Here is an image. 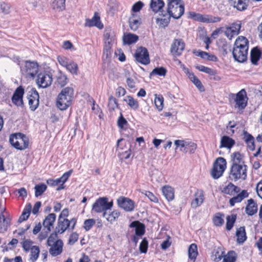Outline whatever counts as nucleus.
Wrapping results in <instances>:
<instances>
[{
    "label": "nucleus",
    "instance_id": "f257e3e1",
    "mask_svg": "<svg viewBox=\"0 0 262 262\" xmlns=\"http://www.w3.org/2000/svg\"><path fill=\"white\" fill-rule=\"evenodd\" d=\"M74 94L73 88L66 87L62 90L58 96L57 106L61 110H66L72 103Z\"/></svg>",
    "mask_w": 262,
    "mask_h": 262
},
{
    "label": "nucleus",
    "instance_id": "f03ea898",
    "mask_svg": "<svg viewBox=\"0 0 262 262\" xmlns=\"http://www.w3.org/2000/svg\"><path fill=\"white\" fill-rule=\"evenodd\" d=\"M167 12L176 19L180 18L184 12V4L182 0H169Z\"/></svg>",
    "mask_w": 262,
    "mask_h": 262
},
{
    "label": "nucleus",
    "instance_id": "7ed1b4c3",
    "mask_svg": "<svg viewBox=\"0 0 262 262\" xmlns=\"http://www.w3.org/2000/svg\"><path fill=\"white\" fill-rule=\"evenodd\" d=\"M9 141L14 148L20 150L28 148L29 143L28 138L21 133L11 135L9 138Z\"/></svg>",
    "mask_w": 262,
    "mask_h": 262
},
{
    "label": "nucleus",
    "instance_id": "20e7f679",
    "mask_svg": "<svg viewBox=\"0 0 262 262\" xmlns=\"http://www.w3.org/2000/svg\"><path fill=\"white\" fill-rule=\"evenodd\" d=\"M247 167L246 165L232 164L229 172V179L233 181L245 180L247 178Z\"/></svg>",
    "mask_w": 262,
    "mask_h": 262
},
{
    "label": "nucleus",
    "instance_id": "39448f33",
    "mask_svg": "<svg viewBox=\"0 0 262 262\" xmlns=\"http://www.w3.org/2000/svg\"><path fill=\"white\" fill-rule=\"evenodd\" d=\"M113 206V201L108 202V199L105 197L97 199L92 206V211L96 213H103L112 209Z\"/></svg>",
    "mask_w": 262,
    "mask_h": 262
},
{
    "label": "nucleus",
    "instance_id": "423d86ee",
    "mask_svg": "<svg viewBox=\"0 0 262 262\" xmlns=\"http://www.w3.org/2000/svg\"><path fill=\"white\" fill-rule=\"evenodd\" d=\"M230 96L235 103L234 108L242 112L247 106L248 99L245 90L242 89L236 95L232 94Z\"/></svg>",
    "mask_w": 262,
    "mask_h": 262
},
{
    "label": "nucleus",
    "instance_id": "0eeeda50",
    "mask_svg": "<svg viewBox=\"0 0 262 262\" xmlns=\"http://www.w3.org/2000/svg\"><path fill=\"white\" fill-rule=\"evenodd\" d=\"M76 224V220L74 218L70 221L66 218L58 217L57 226L55 229L56 233L62 234L67 229L73 230Z\"/></svg>",
    "mask_w": 262,
    "mask_h": 262
},
{
    "label": "nucleus",
    "instance_id": "6e6552de",
    "mask_svg": "<svg viewBox=\"0 0 262 262\" xmlns=\"http://www.w3.org/2000/svg\"><path fill=\"white\" fill-rule=\"evenodd\" d=\"M174 144L176 145L175 150L179 148L180 151L185 154L194 153L197 147L196 144L188 140H176Z\"/></svg>",
    "mask_w": 262,
    "mask_h": 262
},
{
    "label": "nucleus",
    "instance_id": "1a4fd4ad",
    "mask_svg": "<svg viewBox=\"0 0 262 262\" xmlns=\"http://www.w3.org/2000/svg\"><path fill=\"white\" fill-rule=\"evenodd\" d=\"M226 168V160L222 157L217 158L211 171L212 177L215 179L219 178L223 175Z\"/></svg>",
    "mask_w": 262,
    "mask_h": 262
},
{
    "label": "nucleus",
    "instance_id": "9d476101",
    "mask_svg": "<svg viewBox=\"0 0 262 262\" xmlns=\"http://www.w3.org/2000/svg\"><path fill=\"white\" fill-rule=\"evenodd\" d=\"M189 17L195 20L206 23H217L221 20V18L219 17H215L208 15H202L196 13L194 12H189Z\"/></svg>",
    "mask_w": 262,
    "mask_h": 262
},
{
    "label": "nucleus",
    "instance_id": "9b49d317",
    "mask_svg": "<svg viewBox=\"0 0 262 262\" xmlns=\"http://www.w3.org/2000/svg\"><path fill=\"white\" fill-rule=\"evenodd\" d=\"M39 66L36 62L27 61L22 71L25 72L27 77L33 78L38 73Z\"/></svg>",
    "mask_w": 262,
    "mask_h": 262
},
{
    "label": "nucleus",
    "instance_id": "f8f14e48",
    "mask_svg": "<svg viewBox=\"0 0 262 262\" xmlns=\"http://www.w3.org/2000/svg\"><path fill=\"white\" fill-rule=\"evenodd\" d=\"M52 81V75L50 73L43 72L38 74L36 83L39 87L46 88L51 84Z\"/></svg>",
    "mask_w": 262,
    "mask_h": 262
},
{
    "label": "nucleus",
    "instance_id": "ddd939ff",
    "mask_svg": "<svg viewBox=\"0 0 262 262\" xmlns=\"http://www.w3.org/2000/svg\"><path fill=\"white\" fill-rule=\"evenodd\" d=\"M136 60L143 64H148L149 62V57L147 50L144 47H140L136 50L135 54Z\"/></svg>",
    "mask_w": 262,
    "mask_h": 262
},
{
    "label": "nucleus",
    "instance_id": "4468645a",
    "mask_svg": "<svg viewBox=\"0 0 262 262\" xmlns=\"http://www.w3.org/2000/svg\"><path fill=\"white\" fill-rule=\"evenodd\" d=\"M28 103L30 110L34 111L39 105V95L34 89H32L28 94Z\"/></svg>",
    "mask_w": 262,
    "mask_h": 262
},
{
    "label": "nucleus",
    "instance_id": "2eb2a0df",
    "mask_svg": "<svg viewBox=\"0 0 262 262\" xmlns=\"http://www.w3.org/2000/svg\"><path fill=\"white\" fill-rule=\"evenodd\" d=\"M185 48V43L181 39H176L171 46V53L174 56L180 55Z\"/></svg>",
    "mask_w": 262,
    "mask_h": 262
},
{
    "label": "nucleus",
    "instance_id": "dca6fc26",
    "mask_svg": "<svg viewBox=\"0 0 262 262\" xmlns=\"http://www.w3.org/2000/svg\"><path fill=\"white\" fill-rule=\"evenodd\" d=\"M241 27V24L233 23L231 26L226 27L225 34L229 39L231 40L238 34Z\"/></svg>",
    "mask_w": 262,
    "mask_h": 262
},
{
    "label": "nucleus",
    "instance_id": "f3484780",
    "mask_svg": "<svg viewBox=\"0 0 262 262\" xmlns=\"http://www.w3.org/2000/svg\"><path fill=\"white\" fill-rule=\"evenodd\" d=\"M205 200V195L203 190H198L194 194L193 199L191 202L192 208H196L200 206Z\"/></svg>",
    "mask_w": 262,
    "mask_h": 262
},
{
    "label": "nucleus",
    "instance_id": "a211bd4d",
    "mask_svg": "<svg viewBox=\"0 0 262 262\" xmlns=\"http://www.w3.org/2000/svg\"><path fill=\"white\" fill-rule=\"evenodd\" d=\"M118 206L126 211H132L134 208V202L128 198L120 197L117 200Z\"/></svg>",
    "mask_w": 262,
    "mask_h": 262
},
{
    "label": "nucleus",
    "instance_id": "6ab92c4d",
    "mask_svg": "<svg viewBox=\"0 0 262 262\" xmlns=\"http://www.w3.org/2000/svg\"><path fill=\"white\" fill-rule=\"evenodd\" d=\"M24 94V89L22 86L18 87L15 91L12 97V101L15 105L20 106L23 105V97Z\"/></svg>",
    "mask_w": 262,
    "mask_h": 262
},
{
    "label": "nucleus",
    "instance_id": "aec40b11",
    "mask_svg": "<svg viewBox=\"0 0 262 262\" xmlns=\"http://www.w3.org/2000/svg\"><path fill=\"white\" fill-rule=\"evenodd\" d=\"M73 170H70L69 171L65 172L60 178L56 180L49 179L47 181V184L51 186H55L61 184L63 185V184L68 180L70 176L72 173Z\"/></svg>",
    "mask_w": 262,
    "mask_h": 262
},
{
    "label": "nucleus",
    "instance_id": "412c9836",
    "mask_svg": "<svg viewBox=\"0 0 262 262\" xmlns=\"http://www.w3.org/2000/svg\"><path fill=\"white\" fill-rule=\"evenodd\" d=\"M183 71L187 75L190 81L201 92L205 91V89L203 86L202 82L193 73L191 72L188 69L185 67L183 68Z\"/></svg>",
    "mask_w": 262,
    "mask_h": 262
},
{
    "label": "nucleus",
    "instance_id": "4be33fe9",
    "mask_svg": "<svg viewBox=\"0 0 262 262\" xmlns=\"http://www.w3.org/2000/svg\"><path fill=\"white\" fill-rule=\"evenodd\" d=\"M85 26L88 27H96L99 29L103 27V24L100 21V16L98 13L95 12L93 17L91 19H86L85 23Z\"/></svg>",
    "mask_w": 262,
    "mask_h": 262
},
{
    "label": "nucleus",
    "instance_id": "5701e85b",
    "mask_svg": "<svg viewBox=\"0 0 262 262\" xmlns=\"http://www.w3.org/2000/svg\"><path fill=\"white\" fill-rule=\"evenodd\" d=\"M232 54L235 60L242 62L247 58L248 51L239 49L237 48H233Z\"/></svg>",
    "mask_w": 262,
    "mask_h": 262
},
{
    "label": "nucleus",
    "instance_id": "b1692460",
    "mask_svg": "<svg viewBox=\"0 0 262 262\" xmlns=\"http://www.w3.org/2000/svg\"><path fill=\"white\" fill-rule=\"evenodd\" d=\"M49 246L51 247L49 250V253L53 256H56L59 255L62 252L63 243L61 240L58 239Z\"/></svg>",
    "mask_w": 262,
    "mask_h": 262
},
{
    "label": "nucleus",
    "instance_id": "393cba45",
    "mask_svg": "<svg viewBox=\"0 0 262 262\" xmlns=\"http://www.w3.org/2000/svg\"><path fill=\"white\" fill-rule=\"evenodd\" d=\"M233 48H237L243 50L248 51L249 41L244 36H239L235 40Z\"/></svg>",
    "mask_w": 262,
    "mask_h": 262
},
{
    "label": "nucleus",
    "instance_id": "a878e982",
    "mask_svg": "<svg viewBox=\"0 0 262 262\" xmlns=\"http://www.w3.org/2000/svg\"><path fill=\"white\" fill-rule=\"evenodd\" d=\"M56 219V215L54 213H50L45 219L43 222V226L47 232L51 231L53 228Z\"/></svg>",
    "mask_w": 262,
    "mask_h": 262
},
{
    "label": "nucleus",
    "instance_id": "bb28decb",
    "mask_svg": "<svg viewBox=\"0 0 262 262\" xmlns=\"http://www.w3.org/2000/svg\"><path fill=\"white\" fill-rule=\"evenodd\" d=\"M120 215V213L117 210H115L111 212L107 211L103 213V216L111 224L117 221Z\"/></svg>",
    "mask_w": 262,
    "mask_h": 262
},
{
    "label": "nucleus",
    "instance_id": "cd10ccee",
    "mask_svg": "<svg viewBox=\"0 0 262 262\" xmlns=\"http://www.w3.org/2000/svg\"><path fill=\"white\" fill-rule=\"evenodd\" d=\"M115 41V35L111 28H106L104 32V41L106 43H114Z\"/></svg>",
    "mask_w": 262,
    "mask_h": 262
},
{
    "label": "nucleus",
    "instance_id": "c85d7f7f",
    "mask_svg": "<svg viewBox=\"0 0 262 262\" xmlns=\"http://www.w3.org/2000/svg\"><path fill=\"white\" fill-rule=\"evenodd\" d=\"M257 211V205L252 199L247 201L246 212L249 215H253Z\"/></svg>",
    "mask_w": 262,
    "mask_h": 262
},
{
    "label": "nucleus",
    "instance_id": "c756f323",
    "mask_svg": "<svg viewBox=\"0 0 262 262\" xmlns=\"http://www.w3.org/2000/svg\"><path fill=\"white\" fill-rule=\"evenodd\" d=\"M248 193L247 190H243L236 196L233 197L229 200L230 205L233 206L235 204L240 203L245 198L248 197Z\"/></svg>",
    "mask_w": 262,
    "mask_h": 262
},
{
    "label": "nucleus",
    "instance_id": "7c9ffc66",
    "mask_svg": "<svg viewBox=\"0 0 262 262\" xmlns=\"http://www.w3.org/2000/svg\"><path fill=\"white\" fill-rule=\"evenodd\" d=\"M163 194L164 195L167 201H170L174 198V189L169 186H165L162 189Z\"/></svg>",
    "mask_w": 262,
    "mask_h": 262
},
{
    "label": "nucleus",
    "instance_id": "2f4dec72",
    "mask_svg": "<svg viewBox=\"0 0 262 262\" xmlns=\"http://www.w3.org/2000/svg\"><path fill=\"white\" fill-rule=\"evenodd\" d=\"M239 191L240 188L231 183H229L222 190L223 192L229 195H234L235 193L239 192Z\"/></svg>",
    "mask_w": 262,
    "mask_h": 262
},
{
    "label": "nucleus",
    "instance_id": "473e14b6",
    "mask_svg": "<svg viewBox=\"0 0 262 262\" xmlns=\"http://www.w3.org/2000/svg\"><path fill=\"white\" fill-rule=\"evenodd\" d=\"M235 144V141L232 138L224 136L221 140L220 148L226 147L228 149H230Z\"/></svg>",
    "mask_w": 262,
    "mask_h": 262
},
{
    "label": "nucleus",
    "instance_id": "72a5a7b5",
    "mask_svg": "<svg viewBox=\"0 0 262 262\" xmlns=\"http://www.w3.org/2000/svg\"><path fill=\"white\" fill-rule=\"evenodd\" d=\"M140 19L139 16L135 14H133L129 18V24L131 30L136 31L140 25Z\"/></svg>",
    "mask_w": 262,
    "mask_h": 262
},
{
    "label": "nucleus",
    "instance_id": "f704fd0d",
    "mask_svg": "<svg viewBox=\"0 0 262 262\" xmlns=\"http://www.w3.org/2000/svg\"><path fill=\"white\" fill-rule=\"evenodd\" d=\"M233 6L239 11H244L247 9L248 0H231Z\"/></svg>",
    "mask_w": 262,
    "mask_h": 262
},
{
    "label": "nucleus",
    "instance_id": "c9c22d12",
    "mask_svg": "<svg viewBox=\"0 0 262 262\" xmlns=\"http://www.w3.org/2000/svg\"><path fill=\"white\" fill-rule=\"evenodd\" d=\"M139 39L138 36L136 34L128 33L124 35L123 40L125 44L131 45L136 43Z\"/></svg>",
    "mask_w": 262,
    "mask_h": 262
},
{
    "label": "nucleus",
    "instance_id": "e433bc0d",
    "mask_svg": "<svg viewBox=\"0 0 262 262\" xmlns=\"http://www.w3.org/2000/svg\"><path fill=\"white\" fill-rule=\"evenodd\" d=\"M30 252L29 260L31 262H35L39 255V248L38 246H33Z\"/></svg>",
    "mask_w": 262,
    "mask_h": 262
},
{
    "label": "nucleus",
    "instance_id": "4c0bfd02",
    "mask_svg": "<svg viewBox=\"0 0 262 262\" xmlns=\"http://www.w3.org/2000/svg\"><path fill=\"white\" fill-rule=\"evenodd\" d=\"M164 5V2L161 0H151L150 6L155 12L160 11Z\"/></svg>",
    "mask_w": 262,
    "mask_h": 262
},
{
    "label": "nucleus",
    "instance_id": "58836bf2",
    "mask_svg": "<svg viewBox=\"0 0 262 262\" xmlns=\"http://www.w3.org/2000/svg\"><path fill=\"white\" fill-rule=\"evenodd\" d=\"M237 241L239 243H243L246 239V234L244 227H241L238 228L236 232Z\"/></svg>",
    "mask_w": 262,
    "mask_h": 262
},
{
    "label": "nucleus",
    "instance_id": "ea45409f",
    "mask_svg": "<svg viewBox=\"0 0 262 262\" xmlns=\"http://www.w3.org/2000/svg\"><path fill=\"white\" fill-rule=\"evenodd\" d=\"M124 101L133 110H136L139 108L138 102L131 96H126L124 98Z\"/></svg>",
    "mask_w": 262,
    "mask_h": 262
},
{
    "label": "nucleus",
    "instance_id": "a19ab883",
    "mask_svg": "<svg viewBox=\"0 0 262 262\" xmlns=\"http://www.w3.org/2000/svg\"><path fill=\"white\" fill-rule=\"evenodd\" d=\"M31 209L32 205L30 203H29L24 209L23 212H22L18 219V221L19 222H22L27 220L30 215Z\"/></svg>",
    "mask_w": 262,
    "mask_h": 262
},
{
    "label": "nucleus",
    "instance_id": "79ce46f5",
    "mask_svg": "<svg viewBox=\"0 0 262 262\" xmlns=\"http://www.w3.org/2000/svg\"><path fill=\"white\" fill-rule=\"evenodd\" d=\"M260 55L261 53L257 48H253L251 50L250 54L251 62L254 64H256L259 59Z\"/></svg>",
    "mask_w": 262,
    "mask_h": 262
},
{
    "label": "nucleus",
    "instance_id": "37998d69",
    "mask_svg": "<svg viewBox=\"0 0 262 262\" xmlns=\"http://www.w3.org/2000/svg\"><path fill=\"white\" fill-rule=\"evenodd\" d=\"M233 162L232 164L245 165L243 160V156L239 152H235L231 155Z\"/></svg>",
    "mask_w": 262,
    "mask_h": 262
},
{
    "label": "nucleus",
    "instance_id": "c03bdc74",
    "mask_svg": "<svg viewBox=\"0 0 262 262\" xmlns=\"http://www.w3.org/2000/svg\"><path fill=\"white\" fill-rule=\"evenodd\" d=\"M224 215L221 213H216L212 219L213 223L216 226H221L224 223Z\"/></svg>",
    "mask_w": 262,
    "mask_h": 262
},
{
    "label": "nucleus",
    "instance_id": "a18cd8bd",
    "mask_svg": "<svg viewBox=\"0 0 262 262\" xmlns=\"http://www.w3.org/2000/svg\"><path fill=\"white\" fill-rule=\"evenodd\" d=\"M198 248L195 244H192L188 248V256L189 258L194 260L198 255Z\"/></svg>",
    "mask_w": 262,
    "mask_h": 262
},
{
    "label": "nucleus",
    "instance_id": "49530a36",
    "mask_svg": "<svg viewBox=\"0 0 262 262\" xmlns=\"http://www.w3.org/2000/svg\"><path fill=\"white\" fill-rule=\"evenodd\" d=\"M66 0H54L52 3V7L57 11H62L65 8Z\"/></svg>",
    "mask_w": 262,
    "mask_h": 262
},
{
    "label": "nucleus",
    "instance_id": "de8ad7c7",
    "mask_svg": "<svg viewBox=\"0 0 262 262\" xmlns=\"http://www.w3.org/2000/svg\"><path fill=\"white\" fill-rule=\"evenodd\" d=\"M131 226L136 227L135 232L137 235L141 236L144 234V226L143 224L135 222L131 224Z\"/></svg>",
    "mask_w": 262,
    "mask_h": 262
},
{
    "label": "nucleus",
    "instance_id": "09e8293b",
    "mask_svg": "<svg viewBox=\"0 0 262 262\" xmlns=\"http://www.w3.org/2000/svg\"><path fill=\"white\" fill-rule=\"evenodd\" d=\"M223 252L220 248L213 250L212 252L211 258L215 261H219L223 257Z\"/></svg>",
    "mask_w": 262,
    "mask_h": 262
},
{
    "label": "nucleus",
    "instance_id": "8fccbe9b",
    "mask_svg": "<svg viewBox=\"0 0 262 262\" xmlns=\"http://www.w3.org/2000/svg\"><path fill=\"white\" fill-rule=\"evenodd\" d=\"M164 98L162 95H155V104L159 111L162 110L163 108Z\"/></svg>",
    "mask_w": 262,
    "mask_h": 262
},
{
    "label": "nucleus",
    "instance_id": "3c124183",
    "mask_svg": "<svg viewBox=\"0 0 262 262\" xmlns=\"http://www.w3.org/2000/svg\"><path fill=\"white\" fill-rule=\"evenodd\" d=\"M236 215L232 214L227 216L226 220V229L230 230L233 227L234 224L236 221Z\"/></svg>",
    "mask_w": 262,
    "mask_h": 262
},
{
    "label": "nucleus",
    "instance_id": "603ef678",
    "mask_svg": "<svg viewBox=\"0 0 262 262\" xmlns=\"http://www.w3.org/2000/svg\"><path fill=\"white\" fill-rule=\"evenodd\" d=\"M47 187L44 184H39L36 185L35 189V196L38 197L41 195L47 189Z\"/></svg>",
    "mask_w": 262,
    "mask_h": 262
},
{
    "label": "nucleus",
    "instance_id": "864d4df0",
    "mask_svg": "<svg viewBox=\"0 0 262 262\" xmlns=\"http://www.w3.org/2000/svg\"><path fill=\"white\" fill-rule=\"evenodd\" d=\"M236 259V253L235 252L231 251L224 256L223 262H235Z\"/></svg>",
    "mask_w": 262,
    "mask_h": 262
},
{
    "label": "nucleus",
    "instance_id": "5fc2aeb1",
    "mask_svg": "<svg viewBox=\"0 0 262 262\" xmlns=\"http://www.w3.org/2000/svg\"><path fill=\"white\" fill-rule=\"evenodd\" d=\"M166 73V70L163 67H158L155 68L150 73V75H158L165 76Z\"/></svg>",
    "mask_w": 262,
    "mask_h": 262
},
{
    "label": "nucleus",
    "instance_id": "6e6d98bb",
    "mask_svg": "<svg viewBox=\"0 0 262 262\" xmlns=\"http://www.w3.org/2000/svg\"><path fill=\"white\" fill-rule=\"evenodd\" d=\"M66 69L71 73L74 75L77 74L78 66L76 63L70 60L68 65L67 66Z\"/></svg>",
    "mask_w": 262,
    "mask_h": 262
},
{
    "label": "nucleus",
    "instance_id": "4d7b16f0",
    "mask_svg": "<svg viewBox=\"0 0 262 262\" xmlns=\"http://www.w3.org/2000/svg\"><path fill=\"white\" fill-rule=\"evenodd\" d=\"M196 69L201 72H204L210 75H213L214 74V71L212 69L202 65L196 66Z\"/></svg>",
    "mask_w": 262,
    "mask_h": 262
},
{
    "label": "nucleus",
    "instance_id": "13d9d810",
    "mask_svg": "<svg viewBox=\"0 0 262 262\" xmlns=\"http://www.w3.org/2000/svg\"><path fill=\"white\" fill-rule=\"evenodd\" d=\"M108 107L110 110H114L118 107L117 100L113 96H111L109 97Z\"/></svg>",
    "mask_w": 262,
    "mask_h": 262
},
{
    "label": "nucleus",
    "instance_id": "bf43d9fd",
    "mask_svg": "<svg viewBox=\"0 0 262 262\" xmlns=\"http://www.w3.org/2000/svg\"><path fill=\"white\" fill-rule=\"evenodd\" d=\"M57 82L61 86H64L68 82L67 76L63 74L60 73L57 77Z\"/></svg>",
    "mask_w": 262,
    "mask_h": 262
},
{
    "label": "nucleus",
    "instance_id": "052dcab7",
    "mask_svg": "<svg viewBox=\"0 0 262 262\" xmlns=\"http://www.w3.org/2000/svg\"><path fill=\"white\" fill-rule=\"evenodd\" d=\"M96 221L94 219L86 220L84 222V228L85 230H89L95 224Z\"/></svg>",
    "mask_w": 262,
    "mask_h": 262
},
{
    "label": "nucleus",
    "instance_id": "680f3d73",
    "mask_svg": "<svg viewBox=\"0 0 262 262\" xmlns=\"http://www.w3.org/2000/svg\"><path fill=\"white\" fill-rule=\"evenodd\" d=\"M58 233H56V231L55 230L54 233H52L50 236L49 237L48 240H47V244L48 246H51L52 244H53L54 243H55V242L58 240L57 239V234Z\"/></svg>",
    "mask_w": 262,
    "mask_h": 262
},
{
    "label": "nucleus",
    "instance_id": "e2e57ef3",
    "mask_svg": "<svg viewBox=\"0 0 262 262\" xmlns=\"http://www.w3.org/2000/svg\"><path fill=\"white\" fill-rule=\"evenodd\" d=\"M148 248V242L145 239H143L140 244V251L141 253H146Z\"/></svg>",
    "mask_w": 262,
    "mask_h": 262
},
{
    "label": "nucleus",
    "instance_id": "0e129e2a",
    "mask_svg": "<svg viewBox=\"0 0 262 262\" xmlns=\"http://www.w3.org/2000/svg\"><path fill=\"white\" fill-rule=\"evenodd\" d=\"M57 60L59 64L65 68L67 67L70 61V60L64 56L58 57Z\"/></svg>",
    "mask_w": 262,
    "mask_h": 262
},
{
    "label": "nucleus",
    "instance_id": "69168bd1",
    "mask_svg": "<svg viewBox=\"0 0 262 262\" xmlns=\"http://www.w3.org/2000/svg\"><path fill=\"white\" fill-rule=\"evenodd\" d=\"M33 242L30 240H26L23 243V248L24 250L28 252L31 250L33 246Z\"/></svg>",
    "mask_w": 262,
    "mask_h": 262
},
{
    "label": "nucleus",
    "instance_id": "338daca9",
    "mask_svg": "<svg viewBox=\"0 0 262 262\" xmlns=\"http://www.w3.org/2000/svg\"><path fill=\"white\" fill-rule=\"evenodd\" d=\"M2 12L4 14H8L10 12V6L5 3H2L0 4Z\"/></svg>",
    "mask_w": 262,
    "mask_h": 262
},
{
    "label": "nucleus",
    "instance_id": "774afa93",
    "mask_svg": "<svg viewBox=\"0 0 262 262\" xmlns=\"http://www.w3.org/2000/svg\"><path fill=\"white\" fill-rule=\"evenodd\" d=\"M143 5H144V4L142 2L139 1V2H137L136 3H135L133 6L132 11L134 12H139L142 9V8L143 7Z\"/></svg>",
    "mask_w": 262,
    "mask_h": 262
}]
</instances>
